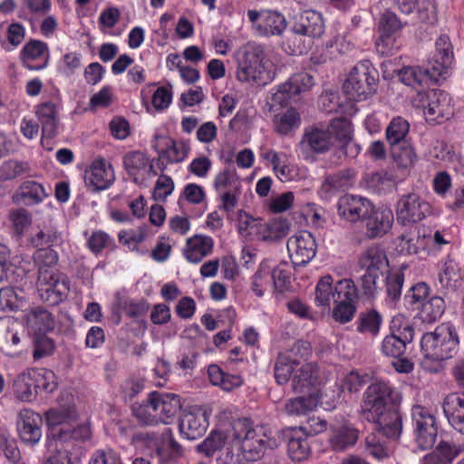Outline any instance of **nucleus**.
Returning <instances> with one entry per match:
<instances>
[{
    "label": "nucleus",
    "instance_id": "a211bd4d",
    "mask_svg": "<svg viewBox=\"0 0 464 464\" xmlns=\"http://www.w3.org/2000/svg\"><path fill=\"white\" fill-rule=\"evenodd\" d=\"M56 20L53 16L44 18L41 24V32L44 35L48 36L53 34L56 28Z\"/></svg>",
    "mask_w": 464,
    "mask_h": 464
},
{
    "label": "nucleus",
    "instance_id": "39448f33",
    "mask_svg": "<svg viewBox=\"0 0 464 464\" xmlns=\"http://www.w3.org/2000/svg\"><path fill=\"white\" fill-rule=\"evenodd\" d=\"M36 115L42 124L43 136L51 138L55 135L57 130V106L53 102H44L38 105Z\"/></svg>",
    "mask_w": 464,
    "mask_h": 464
},
{
    "label": "nucleus",
    "instance_id": "dca6fc26",
    "mask_svg": "<svg viewBox=\"0 0 464 464\" xmlns=\"http://www.w3.org/2000/svg\"><path fill=\"white\" fill-rule=\"evenodd\" d=\"M27 7L34 13H46L51 8L50 0H25Z\"/></svg>",
    "mask_w": 464,
    "mask_h": 464
},
{
    "label": "nucleus",
    "instance_id": "1a4fd4ad",
    "mask_svg": "<svg viewBox=\"0 0 464 464\" xmlns=\"http://www.w3.org/2000/svg\"><path fill=\"white\" fill-rule=\"evenodd\" d=\"M48 428L46 447L52 453L58 451V411L51 408L44 414Z\"/></svg>",
    "mask_w": 464,
    "mask_h": 464
},
{
    "label": "nucleus",
    "instance_id": "7ed1b4c3",
    "mask_svg": "<svg viewBox=\"0 0 464 464\" xmlns=\"http://www.w3.org/2000/svg\"><path fill=\"white\" fill-rule=\"evenodd\" d=\"M42 420L41 415L30 409H24L19 412L17 430L22 441L31 445L39 442L42 437Z\"/></svg>",
    "mask_w": 464,
    "mask_h": 464
},
{
    "label": "nucleus",
    "instance_id": "bb28decb",
    "mask_svg": "<svg viewBox=\"0 0 464 464\" xmlns=\"http://www.w3.org/2000/svg\"><path fill=\"white\" fill-rule=\"evenodd\" d=\"M4 156V153L2 151V150L0 149V158H2Z\"/></svg>",
    "mask_w": 464,
    "mask_h": 464
},
{
    "label": "nucleus",
    "instance_id": "f8f14e48",
    "mask_svg": "<svg viewBox=\"0 0 464 464\" xmlns=\"http://www.w3.org/2000/svg\"><path fill=\"white\" fill-rule=\"evenodd\" d=\"M55 348L54 341L45 334H38L35 337L34 359L38 360L50 355Z\"/></svg>",
    "mask_w": 464,
    "mask_h": 464
},
{
    "label": "nucleus",
    "instance_id": "f257e3e1",
    "mask_svg": "<svg viewBox=\"0 0 464 464\" xmlns=\"http://www.w3.org/2000/svg\"><path fill=\"white\" fill-rule=\"evenodd\" d=\"M58 257L50 249L45 250L43 265L39 268L38 293L43 302L51 306L58 304Z\"/></svg>",
    "mask_w": 464,
    "mask_h": 464
},
{
    "label": "nucleus",
    "instance_id": "6ab92c4d",
    "mask_svg": "<svg viewBox=\"0 0 464 464\" xmlns=\"http://www.w3.org/2000/svg\"><path fill=\"white\" fill-rule=\"evenodd\" d=\"M21 130L28 139H33L38 133V127L31 121L24 120L21 123Z\"/></svg>",
    "mask_w": 464,
    "mask_h": 464
},
{
    "label": "nucleus",
    "instance_id": "4468645a",
    "mask_svg": "<svg viewBox=\"0 0 464 464\" xmlns=\"http://www.w3.org/2000/svg\"><path fill=\"white\" fill-rule=\"evenodd\" d=\"M24 38V29L19 24H12L7 29V40L14 46L19 45Z\"/></svg>",
    "mask_w": 464,
    "mask_h": 464
},
{
    "label": "nucleus",
    "instance_id": "5701e85b",
    "mask_svg": "<svg viewBox=\"0 0 464 464\" xmlns=\"http://www.w3.org/2000/svg\"><path fill=\"white\" fill-rule=\"evenodd\" d=\"M5 385L4 377L2 374H0V392L3 391Z\"/></svg>",
    "mask_w": 464,
    "mask_h": 464
},
{
    "label": "nucleus",
    "instance_id": "f03ea898",
    "mask_svg": "<svg viewBox=\"0 0 464 464\" xmlns=\"http://www.w3.org/2000/svg\"><path fill=\"white\" fill-rule=\"evenodd\" d=\"M19 57L26 69L39 71L46 68L49 62V51L44 43L31 40L24 45Z\"/></svg>",
    "mask_w": 464,
    "mask_h": 464
},
{
    "label": "nucleus",
    "instance_id": "a878e982",
    "mask_svg": "<svg viewBox=\"0 0 464 464\" xmlns=\"http://www.w3.org/2000/svg\"><path fill=\"white\" fill-rule=\"evenodd\" d=\"M5 143V136L0 132V145H4Z\"/></svg>",
    "mask_w": 464,
    "mask_h": 464
},
{
    "label": "nucleus",
    "instance_id": "20e7f679",
    "mask_svg": "<svg viewBox=\"0 0 464 464\" xmlns=\"http://www.w3.org/2000/svg\"><path fill=\"white\" fill-rule=\"evenodd\" d=\"M48 194L44 187L35 181H24L13 195L12 199L15 204L26 203L34 205L41 202Z\"/></svg>",
    "mask_w": 464,
    "mask_h": 464
},
{
    "label": "nucleus",
    "instance_id": "ddd939ff",
    "mask_svg": "<svg viewBox=\"0 0 464 464\" xmlns=\"http://www.w3.org/2000/svg\"><path fill=\"white\" fill-rule=\"evenodd\" d=\"M0 305L10 310H15L18 307V295L13 287L0 289Z\"/></svg>",
    "mask_w": 464,
    "mask_h": 464
},
{
    "label": "nucleus",
    "instance_id": "6e6552de",
    "mask_svg": "<svg viewBox=\"0 0 464 464\" xmlns=\"http://www.w3.org/2000/svg\"><path fill=\"white\" fill-rule=\"evenodd\" d=\"M14 393L22 401L30 402L36 398L38 391L34 386L30 372L21 375L14 382Z\"/></svg>",
    "mask_w": 464,
    "mask_h": 464
},
{
    "label": "nucleus",
    "instance_id": "393cba45",
    "mask_svg": "<svg viewBox=\"0 0 464 464\" xmlns=\"http://www.w3.org/2000/svg\"><path fill=\"white\" fill-rule=\"evenodd\" d=\"M12 341H13V343L14 344L18 343H19V337L16 334H14V335H13Z\"/></svg>",
    "mask_w": 464,
    "mask_h": 464
},
{
    "label": "nucleus",
    "instance_id": "9b49d317",
    "mask_svg": "<svg viewBox=\"0 0 464 464\" xmlns=\"http://www.w3.org/2000/svg\"><path fill=\"white\" fill-rule=\"evenodd\" d=\"M8 220L11 224L14 234L22 237L24 231L32 224L31 213L23 208L11 209L8 214Z\"/></svg>",
    "mask_w": 464,
    "mask_h": 464
},
{
    "label": "nucleus",
    "instance_id": "9d476101",
    "mask_svg": "<svg viewBox=\"0 0 464 464\" xmlns=\"http://www.w3.org/2000/svg\"><path fill=\"white\" fill-rule=\"evenodd\" d=\"M32 170V166L26 161L7 160L0 166V180H11L23 174H31Z\"/></svg>",
    "mask_w": 464,
    "mask_h": 464
},
{
    "label": "nucleus",
    "instance_id": "aec40b11",
    "mask_svg": "<svg viewBox=\"0 0 464 464\" xmlns=\"http://www.w3.org/2000/svg\"><path fill=\"white\" fill-rule=\"evenodd\" d=\"M43 84L38 79H33L26 83L25 91L30 96H36L40 93Z\"/></svg>",
    "mask_w": 464,
    "mask_h": 464
},
{
    "label": "nucleus",
    "instance_id": "423d86ee",
    "mask_svg": "<svg viewBox=\"0 0 464 464\" xmlns=\"http://www.w3.org/2000/svg\"><path fill=\"white\" fill-rule=\"evenodd\" d=\"M29 326L38 334H45L54 328V320L47 310L36 307L27 314Z\"/></svg>",
    "mask_w": 464,
    "mask_h": 464
},
{
    "label": "nucleus",
    "instance_id": "2eb2a0df",
    "mask_svg": "<svg viewBox=\"0 0 464 464\" xmlns=\"http://www.w3.org/2000/svg\"><path fill=\"white\" fill-rule=\"evenodd\" d=\"M55 239V235L46 234L44 231H39L34 237H32V244L40 249L49 246Z\"/></svg>",
    "mask_w": 464,
    "mask_h": 464
},
{
    "label": "nucleus",
    "instance_id": "412c9836",
    "mask_svg": "<svg viewBox=\"0 0 464 464\" xmlns=\"http://www.w3.org/2000/svg\"><path fill=\"white\" fill-rule=\"evenodd\" d=\"M14 4L13 0H4L0 3V12L3 14H8L13 11Z\"/></svg>",
    "mask_w": 464,
    "mask_h": 464
},
{
    "label": "nucleus",
    "instance_id": "b1692460",
    "mask_svg": "<svg viewBox=\"0 0 464 464\" xmlns=\"http://www.w3.org/2000/svg\"><path fill=\"white\" fill-rule=\"evenodd\" d=\"M53 191H54V196H55V198H58V182H56V183L54 184Z\"/></svg>",
    "mask_w": 464,
    "mask_h": 464
},
{
    "label": "nucleus",
    "instance_id": "0eeeda50",
    "mask_svg": "<svg viewBox=\"0 0 464 464\" xmlns=\"http://www.w3.org/2000/svg\"><path fill=\"white\" fill-rule=\"evenodd\" d=\"M30 374L38 392L52 393L57 389L58 382L54 372L42 368L30 371Z\"/></svg>",
    "mask_w": 464,
    "mask_h": 464
},
{
    "label": "nucleus",
    "instance_id": "4be33fe9",
    "mask_svg": "<svg viewBox=\"0 0 464 464\" xmlns=\"http://www.w3.org/2000/svg\"><path fill=\"white\" fill-rule=\"evenodd\" d=\"M43 464H58V457L55 454L51 455Z\"/></svg>",
    "mask_w": 464,
    "mask_h": 464
},
{
    "label": "nucleus",
    "instance_id": "f3484780",
    "mask_svg": "<svg viewBox=\"0 0 464 464\" xmlns=\"http://www.w3.org/2000/svg\"><path fill=\"white\" fill-rule=\"evenodd\" d=\"M10 264V253L7 247L0 245V282L4 279L6 268Z\"/></svg>",
    "mask_w": 464,
    "mask_h": 464
}]
</instances>
